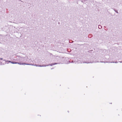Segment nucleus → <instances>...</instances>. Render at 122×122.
I'll return each mask as SVG.
<instances>
[{"instance_id":"20e7f679","label":"nucleus","mask_w":122,"mask_h":122,"mask_svg":"<svg viewBox=\"0 0 122 122\" xmlns=\"http://www.w3.org/2000/svg\"><path fill=\"white\" fill-rule=\"evenodd\" d=\"M17 57L19 58V62H24V57H21L20 56H17Z\"/></svg>"},{"instance_id":"ddd939ff","label":"nucleus","mask_w":122,"mask_h":122,"mask_svg":"<svg viewBox=\"0 0 122 122\" xmlns=\"http://www.w3.org/2000/svg\"><path fill=\"white\" fill-rule=\"evenodd\" d=\"M119 62H120V63H122V61H119Z\"/></svg>"},{"instance_id":"7ed1b4c3","label":"nucleus","mask_w":122,"mask_h":122,"mask_svg":"<svg viewBox=\"0 0 122 122\" xmlns=\"http://www.w3.org/2000/svg\"><path fill=\"white\" fill-rule=\"evenodd\" d=\"M4 61H5V64L6 63L8 64L9 62H10L11 63L13 64H16L17 63H16L15 62H13L12 61H6L5 60H4Z\"/></svg>"},{"instance_id":"9d476101","label":"nucleus","mask_w":122,"mask_h":122,"mask_svg":"<svg viewBox=\"0 0 122 122\" xmlns=\"http://www.w3.org/2000/svg\"><path fill=\"white\" fill-rule=\"evenodd\" d=\"M27 61L26 59H25V58L24 57V62H25Z\"/></svg>"},{"instance_id":"6e6552de","label":"nucleus","mask_w":122,"mask_h":122,"mask_svg":"<svg viewBox=\"0 0 122 122\" xmlns=\"http://www.w3.org/2000/svg\"><path fill=\"white\" fill-rule=\"evenodd\" d=\"M4 63H3L1 62L0 61V65H3L4 64Z\"/></svg>"},{"instance_id":"9b49d317","label":"nucleus","mask_w":122,"mask_h":122,"mask_svg":"<svg viewBox=\"0 0 122 122\" xmlns=\"http://www.w3.org/2000/svg\"><path fill=\"white\" fill-rule=\"evenodd\" d=\"M111 63H117L118 62L117 61H116V62H111Z\"/></svg>"},{"instance_id":"4468645a","label":"nucleus","mask_w":122,"mask_h":122,"mask_svg":"<svg viewBox=\"0 0 122 122\" xmlns=\"http://www.w3.org/2000/svg\"><path fill=\"white\" fill-rule=\"evenodd\" d=\"M101 62H102V61H101Z\"/></svg>"},{"instance_id":"f257e3e1","label":"nucleus","mask_w":122,"mask_h":122,"mask_svg":"<svg viewBox=\"0 0 122 122\" xmlns=\"http://www.w3.org/2000/svg\"><path fill=\"white\" fill-rule=\"evenodd\" d=\"M16 58H15V57L14 58H12V59L13 60V61H12L13 62H16V63H17L16 64H18L19 65H33V66H38L39 67H44V66H52L53 65H56L57 64H60V63H53L51 64H49L48 65H37L36 64H26L25 63H21V62H19V57H17Z\"/></svg>"},{"instance_id":"dca6fc26","label":"nucleus","mask_w":122,"mask_h":122,"mask_svg":"<svg viewBox=\"0 0 122 122\" xmlns=\"http://www.w3.org/2000/svg\"><path fill=\"white\" fill-rule=\"evenodd\" d=\"M68 112H69V111H68Z\"/></svg>"},{"instance_id":"39448f33","label":"nucleus","mask_w":122,"mask_h":122,"mask_svg":"<svg viewBox=\"0 0 122 122\" xmlns=\"http://www.w3.org/2000/svg\"><path fill=\"white\" fill-rule=\"evenodd\" d=\"M68 62H69V63H76V62L75 61H73V60L72 61H69Z\"/></svg>"},{"instance_id":"f8f14e48","label":"nucleus","mask_w":122,"mask_h":122,"mask_svg":"<svg viewBox=\"0 0 122 122\" xmlns=\"http://www.w3.org/2000/svg\"><path fill=\"white\" fill-rule=\"evenodd\" d=\"M3 59V58H0V59L1 60H2Z\"/></svg>"},{"instance_id":"0eeeda50","label":"nucleus","mask_w":122,"mask_h":122,"mask_svg":"<svg viewBox=\"0 0 122 122\" xmlns=\"http://www.w3.org/2000/svg\"><path fill=\"white\" fill-rule=\"evenodd\" d=\"M98 28L99 29H100L102 28V27L101 25H99L98 26Z\"/></svg>"},{"instance_id":"423d86ee","label":"nucleus","mask_w":122,"mask_h":122,"mask_svg":"<svg viewBox=\"0 0 122 122\" xmlns=\"http://www.w3.org/2000/svg\"><path fill=\"white\" fill-rule=\"evenodd\" d=\"M112 9L115 11V12H116L117 13V14L118 13V12L117 11H116V9H115V8H113Z\"/></svg>"},{"instance_id":"2eb2a0df","label":"nucleus","mask_w":122,"mask_h":122,"mask_svg":"<svg viewBox=\"0 0 122 122\" xmlns=\"http://www.w3.org/2000/svg\"><path fill=\"white\" fill-rule=\"evenodd\" d=\"M59 23H60L59 22H58V24H59Z\"/></svg>"},{"instance_id":"f03ea898","label":"nucleus","mask_w":122,"mask_h":122,"mask_svg":"<svg viewBox=\"0 0 122 122\" xmlns=\"http://www.w3.org/2000/svg\"><path fill=\"white\" fill-rule=\"evenodd\" d=\"M95 58L93 57L91 58V59H88L86 60V61L83 62V63H93L96 62V61H95Z\"/></svg>"},{"instance_id":"1a4fd4ad","label":"nucleus","mask_w":122,"mask_h":122,"mask_svg":"<svg viewBox=\"0 0 122 122\" xmlns=\"http://www.w3.org/2000/svg\"><path fill=\"white\" fill-rule=\"evenodd\" d=\"M80 1L82 2H84L86 0H80Z\"/></svg>"}]
</instances>
